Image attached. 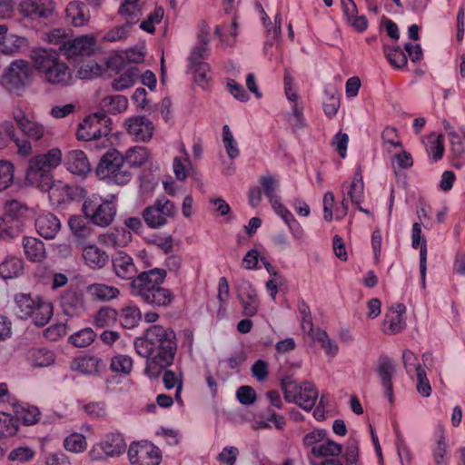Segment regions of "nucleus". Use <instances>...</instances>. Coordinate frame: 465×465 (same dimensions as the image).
<instances>
[{
    "mask_svg": "<svg viewBox=\"0 0 465 465\" xmlns=\"http://www.w3.org/2000/svg\"><path fill=\"white\" fill-rule=\"evenodd\" d=\"M67 170L81 177H85L92 171L91 163L84 153L81 150H73L66 156Z\"/></svg>",
    "mask_w": 465,
    "mask_h": 465,
    "instance_id": "aec40b11",
    "label": "nucleus"
},
{
    "mask_svg": "<svg viewBox=\"0 0 465 465\" xmlns=\"http://www.w3.org/2000/svg\"><path fill=\"white\" fill-rule=\"evenodd\" d=\"M347 197L356 206H359L364 199V183L360 168L354 173L352 182L347 191Z\"/></svg>",
    "mask_w": 465,
    "mask_h": 465,
    "instance_id": "f704fd0d",
    "label": "nucleus"
},
{
    "mask_svg": "<svg viewBox=\"0 0 465 465\" xmlns=\"http://www.w3.org/2000/svg\"><path fill=\"white\" fill-rule=\"evenodd\" d=\"M223 143L226 153L231 160H234L240 155L237 142L227 124L223 126Z\"/></svg>",
    "mask_w": 465,
    "mask_h": 465,
    "instance_id": "603ef678",
    "label": "nucleus"
},
{
    "mask_svg": "<svg viewBox=\"0 0 465 465\" xmlns=\"http://www.w3.org/2000/svg\"><path fill=\"white\" fill-rule=\"evenodd\" d=\"M177 347L173 330L160 324L150 326L134 340L135 351L146 359L144 374L151 379L158 378L173 364Z\"/></svg>",
    "mask_w": 465,
    "mask_h": 465,
    "instance_id": "f257e3e1",
    "label": "nucleus"
},
{
    "mask_svg": "<svg viewBox=\"0 0 465 465\" xmlns=\"http://www.w3.org/2000/svg\"><path fill=\"white\" fill-rule=\"evenodd\" d=\"M86 292L93 300L98 302H109L120 295V290L117 287L102 282L88 285Z\"/></svg>",
    "mask_w": 465,
    "mask_h": 465,
    "instance_id": "c85d7f7f",
    "label": "nucleus"
},
{
    "mask_svg": "<svg viewBox=\"0 0 465 465\" xmlns=\"http://www.w3.org/2000/svg\"><path fill=\"white\" fill-rule=\"evenodd\" d=\"M383 53L392 66L402 68L407 64V55L399 45L395 47L384 45Z\"/></svg>",
    "mask_w": 465,
    "mask_h": 465,
    "instance_id": "8fccbe9b",
    "label": "nucleus"
},
{
    "mask_svg": "<svg viewBox=\"0 0 465 465\" xmlns=\"http://www.w3.org/2000/svg\"><path fill=\"white\" fill-rule=\"evenodd\" d=\"M62 163V152L52 148L29 160L25 180L33 186H45L53 178V171Z\"/></svg>",
    "mask_w": 465,
    "mask_h": 465,
    "instance_id": "7ed1b4c3",
    "label": "nucleus"
},
{
    "mask_svg": "<svg viewBox=\"0 0 465 465\" xmlns=\"http://www.w3.org/2000/svg\"><path fill=\"white\" fill-rule=\"evenodd\" d=\"M45 78L52 84L67 85L71 83L72 74L68 66L60 61L45 74Z\"/></svg>",
    "mask_w": 465,
    "mask_h": 465,
    "instance_id": "2f4dec72",
    "label": "nucleus"
},
{
    "mask_svg": "<svg viewBox=\"0 0 465 465\" xmlns=\"http://www.w3.org/2000/svg\"><path fill=\"white\" fill-rule=\"evenodd\" d=\"M377 372L381 379L384 392L391 402L393 399V386L391 378L395 372V366L392 361L386 356L381 357L378 363Z\"/></svg>",
    "mask_w": 465,
    "mask_h": 465,
    "instance_id": "5701e85b",
    "label": "nucleus"
},
{
    "mask_svg": "<svg viewBox=\"0 0 465 465\" xmlns=\"http://www.w3.org/2000/svg\"><path fill=\"white\" fill-rule=\"evenodd\" d=\"M95 46V39L93 35H84L74 38H69L64 44V54L74 59L78 56H85L91 54Z\"/></svg>",
    "mask_w": 465,
    "mask_h": 465,
    "instance_id": "dca6fc26",
    "label": "nucleus"
},
{
    "mask_svg": "<svg viewBox=\"0 0 465 465\" xmlns=\"http://www.w3.org/2000/svg\"><path fill=\"white\" fill-rule=\"evenodd\" d=\"M132 28V22H126L124 25H117L107 31L104 36L103 40L106 42H117L124 40Z\"/></svg>",
    "mask_w": 465,
    "mask_h": 465,
    "instance_id": "13d9d810",
    "label": "nucleus"
},
{
    "mask_svg": "<svg viewBox=\"0 0 465 465\" xmlns=\"http://www.w3.org/2000/svg\"><path fill=\"white\" fill-rule=\"evenodd\" d=\"M15 419H17V422L21 420L25 425L30 426L39 420L40 411L35 406H18L15 410Z\"/></svg>",
    "mask_w": 465,
    "mask_h": 465,
    "instance_id": "49530a36",
    "label": "nucleus"
},
{
    "mask_svg": "<svg viewBox=\"0 0 465 465\" xmlns=\"http://www.w3.org/2000/svg\"><path fill=\"white\" fill-rule=\"evenodd\" d=\"M139 76V71L136 66H129L123 72L118 78L112 83V87L115 91H123L134 84Z\"/></svg>",
    "mask_w": 465,
    "mask_h": 465,
    "instance_id": "4c0bfd02",
    "label": "nucleus"
},
{
    "mask_svg": "<svg viewBox=\"0 0 465 465\" xmlns=\"http://www.w3.org/2000/svg\"><path fill=\"white\" fill-rule=\"evenodd\" d=\"M166 275V271L159 268L141 272L130 282L131 294L153 306H168L173 300V294L161 286Z\"/></svg>",
    "mask_w": 465,
    "mask_h": 465,
    "instance_id": "f03ea898",
    "label": "nucleus"
},
{
    "mask_svg": "<svg viewBox=\"0 0 465 465\" xmlns=\"http://www.w3.org/2000/svg\"><path fill=\"white\" fill-rule=\"evenodd\" d=\"M112 121L104 112L88 115L79 124L76 132L78 140L94 142L95 147L105 148L109 144Z\"/></svg>",
    "mask_w": 465,
    "mask_h": 465,
    "instance_id": "20e7f679",
    "label": "nucleus"
},
{
    "mask_svg": "<svg viewBox=\"0 0 465 465\" xmlns=\"http://www.w3.org/2000/svg\"><path fill=\"white\" fill-rule=\"evenodd\" d=\"M402 363L406 372L412 377L417 373V368H422L419 363L416 354L410 350H405L402 353Z\"/></svg>",
    "mask_w": 465,
    "mask_h": 465,
    "instance_id": "e2e57ef3",
    "label": "nucleus"
},
{
    "mask_svg": "<svg viewBox=\"0 0 465 465\" xmlns=\"http://www.w3.org/2000/svg\"><path fill=\"white\" fill-rule=\"evenodd\" d=\"M208 58L205 55V50L202 47L193 48L188 57L189 72L193 74L194 81L197 84L204 87L209 80V64L204 62Z\"/></svg>",
    "mask_w": 465,
    "mask_h": 465,
    "instance_id": "2eb2a0df",
    "label": "nucleus"
},
{
    "mask_svg": "<svg viewBox=\"0 0 465 465\" xmlns=\"http://www.w3.org/2000/svg\"><path fill=\"white\" fill-rule=\"evenodd\" d=\"M24 253L32 262H42L46 257L44 242L32 236H24L22 241Z\"/></svg>",
    "mask_w": 465,
    "mask_h": 465,
    "instance_id": "bb28decb",
    "label": "nucleus"
},
{
    "mask_svg": "<svg viewBox=\"0 0 465 465\" xmlns=\"http://www.w3.org/2000/svg\"><path fill=\"white\" fill-rule=\"evenodd\" d=\"M126 450L125 440L120 432H109L89 451L92 460L100 461L122 455Z\"/></svg>",
    "mask_w": 465,
    "mask_h": 465,
    "instance_id": "9b49d317",
    "label": "nucleus"
},
{
    "mask_svg": "<svg viewBox=\"0 0 465 465\" xmlns=\"http://www.w3.org/2000/svg\"><path fill=\"white\" fill-rule=\"evenodd\" d=\"M28 357L33 366L40 368L51 366L55 361L54 353L44 348L30 351Z\"/></svg>",
    "mask_w": 465,
    "mask_h": 465,
    "instance_id": "58836bf2",
    "label": "nucleus"
},
{
    "mask_svg": "<svg viewBox=\"0 0 465 465\" xmlns=\"http://www.w3.org/2000/svg\"><path fill=\"white\" fill-rule=\"evenodd\" d=\"M30 56L35 68L44 74L60 62L58 53L54 49H34Z\"/></svg>",
    "mask_w": 465,
    "mask_h": 465,
    "instance_id": "412c9836",
    "label": "nucleus"
},
{
    "mask_svg": "<svg viewBox=\"0 0 465 465\" xmlns=\"http://www.w3.org/2000/svg\"><path fill=\"white\" fill-rule=\"evenodd\" d=\"M96 334L91 328H84L80 330L69 337V341L75 347L89 346L95 339Z\"/></svg>",
    "mask_w": 465,
    "mask_h": 465,
    "instance_id": "864d4df0",
    "label": "nucleus"
},
{
    "mask_svg": "<svg viewBox=\"0 0 465 465\" xmlns=\"http://www.w3.org/2000/svg\"><path fill=\"white\" fill-rule=\"evenodd\" d=\"M82 256L84 263L93 270L104 268L109 261V256L106 252L100 249L95 244L84 246L83 248Z\"/></svg>",
    "mask_w": 465,
    "mask_h": 465,
    "instance_id": "393cba45",
    "label": "nucleus"
},
{
    "mask_svg": "<svg viewBox=\"0 0 465 465\" xmlns=\"http://www.w3.org/2000/svg\"><path fill=\"white\" fill-rule=\"evenodd\" d=\"M128 459L132 465H159V449L149 441L133 442L128 450Z\"/></svg>",
    "mask_w": 465,
    "mask_h": 465,
    "instance_id": "f8f14e48",
    "label": "nucleus"
},
{
    "mask_svg": "<svg viewBox=\"0 0 465 465\" xmlns=\"http://www.w3.org/2000/svg\"><path fill=\"white\" fill-rule=\"evenodd\" d=\"M449 445L446 437L441 433L436 442L435 447L432 449V457L435 465H448L449 464Z\"/></svg>",
    "mask_w": 465,
    "mask_h": 465,
    "instance_id": "de8ad7c7",
    "label": "nucleus"
},
{
    "mask_svg": "<svg viewBox=\"0 0 465 465\" xmlns=\"http://www.w3.org/2000/svg\"><path fill=\"white\" fill-rule=\"evenodd\" d=\"M34 71L25 60L13 61L0 76V87L8 94L21 96L31 84Z\"/></svg>",
    "mask_w": 465,
    "mask_h": 465,
    "instance_id": "423d86ee",
    "label": "nucleus"
},
{
    "mask_svg": "<svg viewBox=\"0 0 465 465\" xmlns=\"http://www.w3.org/2000/svg\"><path fill=\"white\" fill-rule=\"evenodd\" d=\"M118 312L111 307H102L94 315V325L105 328L114 325L117 320Z\"/></svg>",
    "mask_w": 465,
    "mask_h": 465,
    "instance_id": "79ce46f5",
    "label": "nucleus"
},
{
    "mask_svg": "<svg viewBox=\"0 0 465 465\" xmlns=\"http://www.w3.org/2000/svg\"><path fill=\"white\" fill-rule=\"evenodd\" d=\"M342 450V446L335 441L325 438L319 446L312 449V453L316 457L337 456Z\"/></svg>",
    "mask_w": 465,
    "mask_h": 465,
    "instance_id": "09e8293b",
    "label": "nucleus"
},
{
    "mask_svg": "<svg viewBox=\"0 0 465 465\" xmlns=\"http://www.w3.org/2000/svg\"><path fill=\"white\" fill-rule=\"evenodd\" d=\"M19 10L24 16L31 19L46 18L53 13V9L46 6L42 0H24Z\"/></svg>",
    "mask_w": 465,
    "mask_h": 465,
    "instance_id": "cd10ccee",
    "label": "nucleus"
},
{
    "mask_svg": "<svg viewBox=\"0 0 465 465\" xmlns=\"http://www.w3.org/2000/svg\"><path fill=\"white\" fill-rule=\"evenodd\" d=\"M38 233L45 239H53L61 228L60 220L51 213H40L35 220Z\"/></svg>",
    "mask_w": 465,
    "mask_h": 465,
    "instance_id": "4be33fe9",
    "label": "nucleus"
},
{
    "mask_svg": "<svg viewBox=\"0 0 465 465\" xmlns=\"http://www.w3.org/2000/svg\"><path fill=\"white\" fill-rule=\"evenodd\" d=\"M119 317L124 328L133 329L137 326L142 315L136 305L129 304L122 308Z\"/></svg>",
    "mask_w": 465,
    "mask_h": 465,
    "instance_id": "ea45409f",
    "label": "nucleus"
},
{
    "mask_svg": "<svg viewBox=\"0 0 465 465\" xmlns=\"http://www.w3.org/2000/svg\"><path fill=\"white\" fill-rule=\"evenodd\" d=\"M17 430V419L5 412L0 421V439L12 437L16 434Z\"/></svg>",
    "mask_w": 465,
    "mask_h": 465,
    "instance_id": "052dcab7",
    "label": "nucleus"
},
{
    "mask_svg": "<svg viewBox=\"0 0 465 465\" xmlns=\"http://www.w3.org/2000/svg\"><path fill=\"white\" fill-rule=\"evenodd\" d=\"M82 211L90 223L106 227L114 220L116 205L112 201L103 200L99 195L92 194L84 200Z\"/></svg>",
    "mask_w": 465,
    "mask_h": 465,
    "instance_id": "1a4fd4ad",
    "label": "nucleus"
},
{
    "mask_svg": "<svg viewBox=\"0 0 465 465\" xmlns=\"http://www.w3.org/2000/svg\"><path fill=\"white\" fill-rule=\"evenodd\" d=\"M61 306L64 314L74 317L85 311L84 299L82 294L75 292H66L61 298Z\"/></svg>",
    "mask_w": 465,
    "mask_h": 465,
    "instance_id": "a878e982",
    "label": "nucleus"
},
{
    "mask_svg": "<svg viewBox=\"0 0 465 465\" xmlns=\"http://www.w3.org/2000/svg\"><path fill=\"white\" fill-rule=\"evenodd\" d=\"M86 220L88 219L85 216H73L69 219L70 230L75 237L86 239L93 235L94 229Z\"/></svg>",
    "mask_w": 465,
    "mask_h": 465,
    "instance_id": "e433bc0d",
    "label": "nucleus"
},
{
    "mask_svg": "<svg viewBox=\"0 0 465 465\" xmlns=\"http://www.w3.org/2000/svg\"><path fill=\"white\" fill-rule=\"evenodd\" d=\"M64 447L68 451L81 453L86 450L87 442L83 434L73 433L64 439Z\"/></svg>",
    "mask_w": 465,
    "mask_h": 465,
    "instance_id": "5fc2aeb1",
    "label": "nucleus"
},
{
    "mask_svg": "<svg viewBox=\"0 0 465 465\" xmlns=\"http://www.w3.org/2000/svg\"><path fill=\"white\" fill-rule=\"evenodd\" d=\"M102 73L101 66L94 62L82 65L78 70V76L81 79H92L100 75Z\"/></svg>",
    "mask_w": 465,
    "mask_h": 465,
    "instance_id": "774afa93",
    "label": "nucleus"
},
{
    "mask_svg": "<svg viewBox=\"0 0 465 465\" xmlns=\"http://www.w3.org/2000/svg\"><path fill=\"white\" fill-rule=\"evenodd\" d=\"M102 359L95 356L77 358L73 363V369L83 374L95 375L104 369Z\"/></svg>",
    "mask_w": 465,
    "mask_h": 465,
    "instance_id": "7c9ffc66",
    "label": "nucleus"
},
{
    "mask_svg": "<svg viewBox=\"0 0 465 465\" xmlns=\"http://www.w3.org/2000/svg\"><path fill=\"white\" fill-rule=\"evenodd\" d=\"M14 165L8 161H0V192L9 188L14 182Z\"/></svg>",
    "mask_w": 465,
    "mask_h": 465,
    "instance_id": "bf43d9fd",
    "label": "nucleus"
},
{
    "mask_svg": "<svg viewBox=\"0 0 465 465\" xmlns=\"http://www.w3.org/2000/svg\"><path fill=\"white\" fill-rule=\"evenodd\" d=\"M323 110L328 117H333L340 107V98L334 87H327L324 90Z\"/></svg>",
    "mask_w": 465,
    "mask_h": 465,
    "instance_id": "37998d69",
    "label": "nucleus"
},
{
    "mask_svg": "<svg viewBox=\"0 0 465 465\" xmlns=\"http://www.w3.org/2000/svg\"><path fill=\"white\" fill-rule=\"evenodd\" d=\"M35 451L29 447H18L11 450L9 460L18 462H26L33 459Z\"/></svg>",
    "mask_w": 465,
    "mask_h": 465,
    "instance_id": "338daca9",
    "label": "nucleus"
},
{
    "mask_svg": "<svg viewBox=\"0 0 465 465\" xmlns=\"http://www.w3.org/2000/svg\"><path fill=\"white\" fill-rule=\"evenodd\" d=\"M175 204L165 197L157 198L154 203L143 211V218L151 229H158L167 224L169 219L175 216Z\"/></svg>",
    "mask_w": 465,
    "mask_h": 465,
    "instance_id": "9d476101",
    "label": "nucleus"
},
{
    "mask_svg": "<svg viewBox=\"0 0 465 465\" xmlns=\"http://www.w3.org/2000/svg\"><path fill=\"white\" fill-rule=\"evenodd\" d=\"M259 183L262 186L265 196L269 199L270 203L279 198L276 192L279 188V181L272 175H264L260 177Z\"/></svg>",
    "mask_w": 465,
    "mask_h": 465,
    "instance_id": "4d7b16f0",
    "label": "nucleus"
},
{
    "mask_svg": "<svg viewBox=\"0 0 465 465\" xmlns=\"http://www.w3.org/2000/svg\"><path fill=\"white\" fill-rule=\"evenodd\" d=\"M15 313L20 319L31 318L36 326L45 325L53 315V306L41 298H32L29 294L15 296Z\"/></svg>",
    "mask_w": 465,
    "mask_h": 465,
    "instance_id": "0eeeda50",
    "label": "nucleus"
},
{
    "mask_svg": "<svg viewBox=\"0 0 465 465\" xmlns=\"http://www.w3.org/2000/svg\"><path fill=\"white\" fill-rule=\"evenodd\" d=\"M427 153L431 155L433 162H438L443 157L445 147L442 134H430L426 145Z\"/></svg>",
    "mask_w": 465,
    "mask_h": 465,
    "instance_id": "3c124183",
    "label": "nucleus"
},
{
    "mask_svg": "<svg viewBox=\"0 0 465 465\" xmlns=\"http://www.w3.org/2000/svg\"><path fill=\"white\" fill-rule=\"evenodd\" d=\"M24 271V261L21 258L10 256L0 263V276L3 279H13L20 276Z\"/></svg>",
    "mask_w": 465,
    "mask_h": 465,
    "instance_id": "72a5a7b5",
    "label": "nucleus"
},
{
    "mask_svg": "<svg viewBox=\"0 0 465 465\" xmlns=\"http://www.w3.org/2000/svg\"><path fill=\"white\" fill-rule=\"evenodd\" d=\"M237 297L242 306V314L252 317L257 314L260 301L256 289L246 280H242L236 286Z\"/></svg>",
    "mask_w": 465,
    "mask_h": 465,
    "instance_id": "4468645a",
    "label": "nucleus"
},
{
    "mask_svg": "<svg viewBox=\"0 0 465 465\" xmlns=\"http://www.w3.org/2000/svg\"><path fill=\"white\" fill-rule=\"evenodd\" d=\"M132 240V233L126 228H114V230L102 233L98 236V242L112 248L126 246Z\"/></svg>",
    "mask_w": 465,
    "mask_h": 465,
    "instance_id": "b1692460",
    "label": "nucleus"
},
{
    "mask_svg": "<svg viewBox=\"0 0 465 465\" xmlns=\"http://www.w3.org/2000/svg\"><path fill=\"white\" fill-rule=\"evenodd\" d=\"M417 391L422 397H429L431 393V387L423 368H417Z\"/></svg>",
    "mask_w": 465,
    "mask_h": 465,
    "instance_id": "69168bd1",
    "label": "nucleus"
},
{
    "mask_svg": "<svg viewBox=\"0 0 465 465\" xmlns=\"http://www.w3.org/2000/svg\"><path fill=\"white\" fill-rule=\"evenodd\" d=\"M41 191L47 192L52 204L59 205L68 201L67 183L53 179L46 182L45 186H37Z\"/></svg>",
    "mask_w": 465,
    "mask_h": 465,
    "instance_id": "c756f323",
    "label": "nucleus"
},
{
    "mask_svg": "<svg viewBox=\"0 0 465 465\" xmlns=\"http://www.w3.org/2000/svg\"><path fill=\"white\" fill-rule=\"evenodd\" d=\"M163 15V8L156 7L154 11L141 23L140 27L147 33H153L155 30L154 25L162 21Z\"/></svg>",
    "mask_w": 465,
    "mask_h": 465,
    "instance_id": "680f3d73",
    "label": "nucleus"
},
{
    "mask_svg": "<svg viewBox=\"0 0 465 465\" xmlns=\"http://www.w3.org/2000/svg\"><path fill=\"white\" fill-rule=\"evenodd\" d=\"M66 16L74 26H82L89 21V14L85 5L79 1L71 2L66 7Z\"/></svg>",
    "mask_w": 465,
    "mask_h": 465,
    "instance_id": "473e14b6",
    "label": "nucleus"
},
{
    "mask_svg": "<svg viewBox=\"0 0 465 465\" xmlns=\"http://www.w3.org/2000/svg\"><path fill=\"white\" fill-rule=\"evenodd\" d=\"M133 359L125 354H117L111 358L110 369L113 372L128 375L133 370Z\"/></svg>",
    "mask_w": 465,
    "mask_h": 465,
    "instance_id": "c03bdc74",
    "label": "nucleus"
},
{
    "mask_svg": "<svg viewBox=\"0 0 465 465\" xmlns=\"http://www.w3.org/2000/svg\"><path fill=\"white\" fill-rule=\"evenodd\" d=\"M313 339L319 341L328 356H335L339 351L338 344L331 340L325 331L318 329L313 334Z\"/></svg>",
    "mask_w": 465,
    "mask_h": 465,
    "instance_id": "6e6d98bb",
    "label": "nucleus"
},
{
    "mask_svg": "<svg viewBox=\"0 0 465 465\" xmlns=\"http://www.w3.org/2000/svg\"><path fill=\"white\" fill-rule=\"evenodd\" d=\"M406 307L402 303L393 305L385 314L383 331L387 334H395L401 331L405 326Z\"/></svg>",
    "mask_w": 465,
    "mask_h": 465,
    "instance_id": "6ab92c4d",
    "label": "nucleus"
},
{
    "mask_svg": "<svg viewBox=\"0 0 465 465\" xmlns=\"http://www.w3.org/2000/svg\"><path fill=\"white\" fill-rule=\"evenodd\" d=\"M95 173L100 180L117 185L128 183L133 176L124 158L115 150L104 153L99 161Z\"/></svg>",
    "mask_w": 465,
    "mask_h": 465,
    "instance_id": "39448f33",
    "label": "nucleus"
},
{
    "mask_svg": "<svg viewBox=\"0 0 465 465\" xmlns=\"http://www.w3.org/2000/svg\"><path fill=\"white\" fill-rule=\"evenodd\" d=\"M143 59L144 54L142 51L131 49L127 51L124 55L111 57L108 61V66L113 69L120 70L125 60L131 64H140Z\"/></svg>",
    "mask_w": 465,
    "mask_h": 465,
    "instance_id": "a19ab883",
    "label": "nucleus"
},
{
    "mask_svg": "<svg viewBox=\"0 0 465 465\" xmlns=\"http://www.w3.org/2000/svg\"><path fill=\"white\" fill-rule=\"evenodd\" d=\"M12 117L20 132L29 140L38 142L46 136V127L43 124L30 119L22 108H14Z\"/></svg>",
    "mask_w": 465,
    "mask_h": 465,
    "instance_id": "ddd939ff",
    "label": "nucleus"
},
{
    "mask_svg": "<svg viewBox=\"0 0 465 465\" xmlns=\"http://www.w3.org/2000/svg\"><path fill=\"white\" fill-rule=\"evenodd\" d=\"M343 457H344L346 465H360L359 464V443L356 440L350 439L348 440Z\"/></svg>",
    "mask_w": 465,
    "mask_h": 465,
    "instance_id": "0e129e2a",
    "label": "nucleus"
},
{
    "mask_svg": "<svg viewBox=\"0 0 465 465\" xmlns=\"http://www.w3.org/2000/svg\"><path fill=\"white\" fill-rule=\"evenodd\" d=\"M281 385L287 401L294 402L307 411L314 407L319 393L312 383L304 381L298 384L292 377L287 376L282 380Z\"/></svg>",
    "mask_w": 465,
    "mask_h": 465,
    "instance_id": "6e6552de",
    "label": "nucleus"
},
{
    "mask_svg": "<svg viewBox=\"0 0 465 465\" xmlns=\"http://www.w3.org/2000/svg\"><path fill=\"white\" fill-rule=\"evenodd\" d=\"M124 126L127 133L135 140L148 142L154 131L153 122L145 116L138 115L125 120Z\"/></svg>",
    "mask_w": 465,
    "mask_h": 465,
    "instance_id": "f3484780",
    "label": "nucleus"
},
{
    "mask_svg": "<svg viewBox=\"0 0 465 465\" xmlns=\"http://www.w3.org/2000/svg\"><path fill=\"white\" fill-rule=\"evenodd\" d=\"M149 158V153L146 148L136 146L127 151L124 161L128 168L139 167L143 165Z\"/></svg>",
    "mask_w": 465,
    "mask_h": 465,
    "instance_id": "a18cd8bd",
    "label": "nucleus"
},
{
    "mask_svg": "<svg viewBox=\"0 0 465 465\" xmlns=\"http://www.w3.org/2000/svg\"><path fill=\"white\" fill-rule=\"evenodd\" d=\"M128 100L125 96L115 94L104 97L100 102L101 109L110 114H120L127 109Z\"/></svg>",
    "mask_w": 465,
    "mask_h": 465,
    "instance_id": "c9c22d12",
    "label": "nucleus"
},
{
    "mask_svg": "<svg viewBox=\"0 0 465 465\" xmlns=\"http://www.w3.org/2000/svg\"><path fill=\"white\" fill-rule=\"evenodd\" d=\"M113 272L122 280L133 281L138 274V270L133 258L124 252H116L112 257Z\"/></svg>",
    "mask_w": 465,
    "mask_h": 465,
    "instance_id": "a211bd4d",
    "label": "nucleus"
}]
</instances>
